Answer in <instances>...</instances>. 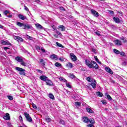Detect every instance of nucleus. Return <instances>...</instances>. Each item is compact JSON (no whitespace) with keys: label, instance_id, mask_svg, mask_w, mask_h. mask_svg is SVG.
Listing matches in <instances>:
<instances>
[{"label":"nucleus","instance_id":"obj_36","mask_svg":"<svg viewBox=\"0 0 127 127\" xmlns=\"http://www.w3.org/2000/svg\"><path fill=\"white\" fill-rule=\"evenodd\" d=\"M32 107L35 110H37V107H36V105L34 103H32Z\"/></svg>","mask_w":127,"mask_h":127},{"label":"nucleus","instance_id":"obj_43","mask_svg":"<svg viewBox=\"0 0 127 127\" xmlns=\"http://www.w3.org/2000/svg\"><path fill=\"white\" fill-rule=\"evenodd\" d=\"M24 7L25 10H26V11H29V9H28V7H27V6L24 5Z\"/></svg>","mask_w":127,"mask_h":127},{"label":"nucleus","instance_id":"obj_64","mask_svg":"<svg viewBox=\"0 0 127 127\" xmlns=\"http://www.w3.org/2000/svg\"><path fill=\"white\" fill-rule=\"evenodd\" d=\"M0 28H1V29H2V28H3V26L0 25Z\"/></svg>","mask_w":127,"mask_h":127},{"label":"nucleus","instance_id":"obj_39","mask_svg":"<svg viewBox=\"0 0 127 127\" xmlns=\"http://www.w3.org/2000/svg\"><path fill=\"white\" fill-rule=\"evenodd\" d=\"M95 34L96 35H98V36H101V32L99 31L95 32Z\"/></svg>","mask_w":127,"mask_h":127},{"label":"nucleus","instance_id":"obj_54","mask_svg":"<svg viewBox=\"0 0 127 127\" xmlns=\"http://www.w3.org/2000/svg\"><path fill=\"white\" fill-rule=\"evenodd\" d=\"M19 119L20 121H21V122H22V121H23V120L22 119V117L20 115L19 117Z\"/></svg>","mask_w":127,"mask_h":127},{"label":"nucleus","instance_id":"obj_24","mask_svg":"<svg viewBox=\"0 0 127 127\" xmlns=\"http://www.w3.org/2000/svg\"><path fill=\"white\" fill-rule=\"evenodd\" d=\"M56 44L58 46V47H61V48H64V46H63L62 44L58 43V42H57L56 43Z\"/></svg>","mask_w":127,"mask_h":127},{"label":"nucleus","instance_id":"obj_18","mask_svg":"<svg viewBox=\"0 0 127 127\" xmlns=\"http://www.w3.org/2000/svg\"><path fill=\"white\" fill-rule=\"evenodd\" d=\"M15 60L16 61H17V62H22L23 60H22L19 56H17L15 58Z\"/></svg>","mask_w":127,"mask_h":127},{"label":"nucleus","instance_id":"obj_4","mask_svg":"<svg viewBox=\"0 0 127 127\" xmlns=\"http://www.w3.org/2000/svg\"><path fill=\"white\" fill-rule=\"evenodd\" d=\"M24 116L25 117L26 120L27 122H29V123H31L32 122V118H31V117L29 116L28 113L24 112Z\"/></svg>","mask_w":127,"mask_h":127},{"label":"nucleus","instance_id":"obj_61","mask_svg":"<svg viewBox=\"0 0 127 127\" xmlns=\"http://www.w3.org/2000/svg\"><path fill=\"white\" fill-rule=\"evenodd\" d=\"M109 12H110V13H111L112 14H114V11H113L109 10Z\"/></svg>","mask_w":127,"mask_h":127},{"label":"nucleus","instance_id":"obj_34","mask_svg":"<svg viewBox=\"0 0 127 127\" xmlns=\"http://www.w3.org/2000/svg\"><path fill=\"white\" fill-rule=\"evenodd\" d=\"M26 37L27 38V39H29V40H32V39H33V38L31 37L28 35H26Z\"/></svg>","mask_w":127,"mask_h":127},{"label":"nucleus","instance_id":"obj_38","mask_svg":"<svg viewBox=\"0 0 127 127\" xmlns=\"http://www.w3.org/2000/svg\"><path fill=\"white\" fill-rule=\"evenodd\" d=\"M21 65H22V66H26V63H24V62H23V60L22 61V62H21L20 63Z\"/></svg>","mask_w":127,"mask_h":127},{"label":"nucleus","instance_id":"obj_15","mask_svg":"<svg viewBox=\"0 0 127 127\" xmlns=\"http://www.w3.org/2000/svg\"><path fill=\"white\" fill-rule=\"evenodd\" d=\"M58 29H61V31H65V29H66V28H65V26L64 25H61L58 26Z\"/></svg>","mask_w":127,"mask_h":127},{"label":"nucleus","instance_id":"obj_10","mask_svg":"<svg viewBox=\"0 0 127 127\" xmlns=\"http://www.w3.org/2000/svg\"><path fill=\"white\" fill-rule=\"evenodd\" d=\"M40 80H42V81H44V82H46L48 77L45 75H42L40 76Z\"/></svg>","mask_w":127,"mask_h":127},{"label":"nucleus","instance_id":"obj_25","mask_svg":"<svg viewBox=\"0 0 127 127\" xmlns=\"http://www.w3.org/2000/svg\"><path fill=\"white\" fill-rule=\"evenodd\" d=\"M105 96H107V99H108L109 101H112L113 100V98H112V97H111V95L109 94H106Z\"/></svg>","mask_w":127,"mask_h":127},{"label":"nucleus","instance_id":"obj_49","mask_svg":"<svg viewBox=\"0 0 127 127\" xmlns=\"http://www.w3.org/2000/svg\"><path fill=\"white\" fill-rule=\"evenodd\" d=\"M87 127H95L93 124H89L87 126Z\"/></svg>","mask_w":127,"mask_h":127},{"label":"nucleus","instance_id":"obj_47","mask_svg":"<svg viewBox=\"0 0 127 127\" xmlns=\"http://www.w3.org/2000/svg\"><path fill=\"white\" fill-rule=\"evenodd\" d=\"M92 52H94L95 54H97V50L96 49H92Z\"/></svg>","mask_w":127,"mask_h":127},{"label":"nucleus","instance_id":"obj_28","mask_svg":"<svg viewBox=\"0 0 127 127\" xmlns=\"http://www.w3.org/2000/svg\"><path fill=\"white\" fill-rule=\"evenodd\" d=\"M69 78L71 79H75V78H76V76L74 75V73H72L69 75Z\"/></svg>","mask_w":127,"mask_h":127},{"label":"nucleus","instance_id":"obj_46","mask_svg":"<svg viewBox=\"0 0 127 127\" xmlns=\"http://www.w3.org/2000/svg\"><path fill=\"white\" fill-rule=\"evenodd\" d=\"M75 105H77V106L80 107V106H81V103L79 102H75Z\"/></svg>","mask_w":127,"mask_h":127},{"label":"nucleus","instance_id":"obj_23","mask_svg":"<svg viewBox=\"0 0 127 127\" xmlns=\"http://www.w3.org/2000/svg\"><path fill=\"white\" fill-rule=\"evenodd\" d=\"M37 28H39L40 29H42L43 28V27L42 26H41V25H40V24H35Z\"/></svg>","mask_w":127,"mask_h":127},{"label":"nucleus","instance_id":"obj_35","mask_svg":"<svg viewBox=\"0 0 127 127\" xmlns=\"http://www.w3.org/2000/svg\"><path fill=\"white\" fill-rule=\"evenodd\" d=\"M45 120L46 121L47 123H50V122H51V119L49 117L46 118Z\"/></svg>","mask_w":127,"mask_h":127},{"label":"nucleus","instance_id":"obj_6","mask_svg":"<svg viewBox=\"0 0 127 127\" xmlns=\"http://www.w3.org/2000/svg\"><path fill=\"white\" fill-rule=\"evenodd\" d=\"M13 38L18 42H23V39L18 36H14Z\"/></svg>","mask_w":127,"mask_h":127},{"label":"nucleus","instance_id":"obj_62","mask_svg":"<svg viewBox=\"0 0 127 127\" xmlns=\"http://www.w3.org/2000/svg\"><path fill=\"white\" fill-rule=\"evenodd\" d=\"M38 72H39V73H42V71L40 69H37Z\"/></svg>","mask_w":127,"mask_h":127},{"label":"nucleus","instance_id":"obj_7","mask_svg":"<svg viewBox=\"0 0 127 127\" xmlns=\"http://www.w3.org/2000/svg\"><path fill=\"white\" fill-rule=\"evenodd\" d=\"M91 13L95 17H99V12L95 10L94 9H91Z\"/></svg>","mask_w":127,"mask_h":127},{"label":"nucleus","instance_id":"obj_22","mask_svg":"<svg viewBox=\"0 0 127 127\" xmlns=\"http://www.w3.org/2000/svg\"><path fill=\"white\" fill-rule=\"evenodd\" d=\"M66 67L68 68H70V69H72L73 68V64H72V63H68L67 64H66Z\"/></svg>","mask_w":127,"mask_h":127},{"label":"nucleus","instance_id":"obj_11","mask_svg":"<svg viewBox=\"0 0 127 127\" xmlns=\"http://www.w3.org/2000/svg\"><path fill=\"white\" fill-rule=\"evenodd\" d=\"M105 70L108 73H109V74H114V71H113V70H112V69H110L109 67H106Z\"/></svg>","mask_w":127,"mask_h":127},{"label":"nucleus","instance_id":"obj_56","mask_svg":"<svg viewBox=\"0 0 127 127\" xmlns=\"http://www.w3.org/2000/svg\"><path fill=\"white\" fill-rule=\"evenodd\" d=\"M3 49L4 50H7V49H9V48L7 47H3Z\"/></svg>","mask_w":127,"mask_h":127},{"label":"nucleus","instance_id":"obj_17","mask_svg":"<svg viewBox=\"0 0 127 127\" xmlns=\"http://www.w3.org/2000/svg\"><path fill=\"white\" fill-rule=\"evenodd\" d=\"M86 111L89 114H94V111L89 107L86 108Z\"/></svg>","mask_w":127,"mask_h":127},{"label":"nucleus","instance_id":"obj_8","mask_svg":"<svg viewBox=\"0 0 127 127\" xmlns=\"http://www.w3.org/2000/svg\"><path fill=\"white\" fill-rule=\"evenodd\" d=\"M82 121L83 123H85V124H88L89 122V118L87 117H83L82 118Z\"/></svg>","mask_w":127,"mask_h":127},{"label":"nucleus","instance_id":"obj_57","mask_svg":"<svg viewBox=\"0 0 127 127\" xmlns=\"http://www.w3.org/2000/svg\"><path fill=\"white\" fill-rule=\"evenodd\" d=\"M6 45H10V46H11V43H10L9 42H6Z\"/></svg>","mask_w":127,"mask_h":127},{"label":"nucleus","instance_id":"obj_27","mask_svg":"<svg viewBox=\"0 0 127 127\" xmlns=\"http://www.w3.org/2000/svg\"><path fill=\"white\" fill-rule=\"evenodd\" d=\"M113 51H114V53H115L116 54H120V53H121V52H120V51H119L116 49H114L113 50Z\"/></svg>","mask_w":127,"mask_h":127},{"label":"nucleus","instance_id":"obj_48","mask_svg":"<svg viewBox=\"0 0 127 127\" xmlns=\"http://www.w3.org/2000/svg\"><path fill=\"white\" fill-rule=\"evenodd\" d=\"M56 32L57 33V34H58V35H61V32H60L58 30H56Z\"/></svg>","mask_w":127,"mask_h":127},{"label":"nucleus","instance_id":"obj_33","mask_svg":"<svg viewBox=\"0 0 127 127\" xmlns=\"http://www.w3.org/2000/svg\"><path fill=\"white\" fill-rule=\"evenodd\" d=\"M120 55H121V56H123L124 57H126L127 55H126V53L124 52H121L120 53Z\"/></svg>","mask_w":127,"mask_h":127},{"label":"nucleus","instance_id":"obj_40","mask_svg":"<svg viewBox=\"0 0 127 127\" xmlns=\"http://www.w3.org/2000/svg\"><path fill=\"white\" fill-rule=\"evenodd\" d=\"M1 44L3 45H6V42L3 40L1 41Z\"/></svg>","mask_w":127,"mask_h":127},{"label":"nucleus","instance_id":"obj_63","mask_svg":"<svg viewBox=\"0 0 127 127\" xmlns=\"http://www.w3.org/2000/svg\"><path fill=\"white\" fill-rule=\"evenodd\" d=\"M7 125L8 127H10V126H11V124L10 123H7Z\"/></svg>","mask_w":127,"mask_h":127},{"label":"nucleus","instance_id":"obj_60","mask_svg":"<svg viewBox=\"0 0 127 127\" xmlns=\"http://www.w3.org/2000/svg\"><path fill=\"white\" fill-rule=\"evenodd\" d=\"M36 49H38L39 50H40L41 49H40V47H39V46H37V47H36Z\"/></svg>","mask_w":127,"mask_h":127},{"label":"nucleus","instance_id":"obj_29","mask_svg":"<svg viewBox=\"0 0 127 127\" xmlns=\"http://www.w3.org/2000/svg\"><path fill=\"white\" fill-rule=\"evenodd\" d=\"M59 80H60V81H62V82L67 83V80L65 79L64 77H60Z\"/></svg>","mask_w":127,"mask_h":127},{"label":"nucleus","instance_id":"obj_42","mask_svg":"<svg viewBox=\"0 0 127 127\" xmlns=\"http://www.w3.org/2000/svg\"><path fill=\"white\" fill-rule=\"evenodd\" d=\"M7 97H8V99L10 100V101H12V100H13V97L11 96H8Z\"/></svg>","mask_w":127,"mask_h":127},{"label":"nucleus","instance_id":"obj_30","mask_svg":"<svg viewBox=\"0 0 127 127\" xmlns=\"http://www.w3.org/2000/svg\"><path fill=\"white\" fill-rule=\"evenodd\" d=\"M96 95H97V96H98V97H103V93H102V92H97L96 93Z\"/></svg>","mask_w":127,"mask_h":127},{"label":"nucleus","instance_id":"obj_58","mask_svg":"<svg viewBox=\"0 0 127 127\" xmlns=\"http://www.w3.org/2000/svg\"><path fill=\"white\" fill-rule=\"evenodd\" d=\"M41 51H42V52H43V53H45V49H43L42 48L41 49Z\"/></svg>","mask_w":127,"mask_h":127},{"label":"nucleus","instance_id":"obj_31","mask_svg":"<svg viewBox=\"0 0 127 127\" xmlns=\"http://www.w3.org/2000/svg\"><path fill=\"white\" fill-rule=\"evenodd\" d=\"M50 58L52 59H56V55L55 54H53L50 56Z\"/></svg>","mask_w":127,"mask_h":127},{"label":"nucleus","instance_id":"obj_55","mask_svg":"<svg viewBox=\"0 0 127 127\" xmlns=\"http://www.w3.org/2000/svg\"><path fill=\"white\" fill-rule=\"evenodd\" d=\"M52 27H53V28L54 30H56V31L57 30V29L56 28V27H54V25H52Z\"/></svg>","mask_w":127,"mask_h":127},{"label":"nucleus","instance_id":"obj_37","mask_svg":"<svg viewBox=\"0 0 127 127\" xmlns=\"http://www.w3.org/2000/svg\"><path fill=\"white\" fill-rule=\"evenodd\" d=\"M60 124L64 126V125H65V121H64L63 120H61L60 121Z\"/></svg>","mask_w":127,"mask_h":127},{"label":"nucleus","instance_id":"obj_45","mask_svg":"<svg viewBox=\"0 0 127 127\" xmlns=\"http://www.w3.org/2000/svg\"><path fill=\"white\" fill-rule=\"evenodd\" d=\"M101 102H102L103 105H107V101L102 100Z\"/></svg>","mask_w":127,"mask_h":127},{"label":"nucleus","instance_id":"obj_16","mask_svg":"<svg viewBox=\"0 0 127 127\" xmlns=\"http://www.w3.org/2000/svg\"><path fill=\"white\" fill-rule=\"evenodd\" d=\"M113 20H114L116 23H120L121 22V20H120V18H119L118 17H114L113 18Z\"/></svg>","mask_w":127,"mask_h":127},{"label":"nucleus","instance_id":"obj_13","mask_svg":"<svg viewBox=\"0 0 127 127\" xmlns=\"http://www.w3.org/2000/svg\"><path fill=\"white\" fill-rule=\"evenodd\" d=\"M114 42L116 44V45H117L118 46H121V45H122V42L121 41H120L119 40H116L114 41Z\"/></svg>","mask_w":127,"mask_h":127},{"label":"nucleus","instance_id":"obj_20","mask_svg":"<svg viewBox=\"0 0 127 127\" xmlns=\"http://www.w3.org/2000/svg\"><path fill=\"white\" fill-rule=\"evenodd\" d=\"M91 86L92 87L93 89H96V88H97V84H96V80H94V82L91 84Z\"/></svg>","mask_w":127,"mask_h":127},{"label":"nucleus","instance_id":"obj_52","mask_svg":"<svg viewBox=\"0 0 127 127\" xmlns=\"http://www.w3.org/2000/svg\"><path fill=\"white\" fill-rule=\"evenodd\" d=\"M94 59H95L96 62H97V61H99V59H98V57L97 56H94Z\"/></svg>","mask_w":127,"mask_h":127},{"label":"nucleus","instance_id":"obj_3","mask_svg":"<svg viewBox=\"0 0 127 127\" xmlns=\"http://www.w3.org/2000/svg\"><path fill=\"white\" fill-rule=\"evenodd\" d=\"M15 70H16L17 71H18L19 74L20 75H23V76H25V69L21 68V67H16L15 68Z\"/></svg>","mask_w":127,"mask_h":127},{"label":"nucleus","instance_id":"obj_51","mask_svg":"<svg viewBox=\"0 0 127 127\" xmlns=\"http://www.w3.org/2000/svg\"><path fill=\"white\" fill-rule=\"evenodd\" d=\"M59 60H60V61H61L62 62H64V58H60Z\"/></svg>","mask_w":127,"mask_h":127},{"label":"nucleus","instance_id":"obj_53","mask_svg":"<svg viewBox=\"0 0 127 127\" xmlns=\"http://www.w3.org/2000/svg\"><path fill=\"white\" fill-rule=\"evenodd\" d=\"M122 40H123L124 43L127 42V40L124 38H122Z\"/></svg>","mask_w":127,"mask_h":127},{"label":"nucleus","instance_id":"obj_14","mask_svg":"<svg viewBox=\"0 0 127 127\" xmlns=\"http://www.w3.org/2000/svg\"><path fill=\"white\" fill-rule=\"evenodd\" d=\"M18 17H19V18H20V19H21V20H24L27 18L26 16H23V15L20 14L18 15Z\"/></svg>","mask_w":127,"mask_h":127},{"label":"nucleus","instance_id":"obj_1","mask_svg":"<svg viewBox=\"0 0 127 127\" xmlns=\"http://www.w3.org/2000/svg\"><path fill=\"white\" fill-rule=\"evenodd\" d=\"M85 64L86 66H88L89 68H93L94 69H99L100 68V66H99V65H98V64L94 61H91L90 62L89 60H85Z\"/></svg>","mask_w":127,"mask_h":127},{"label":"nucleus","instance_id":"obj_44","mask_svg":"<svg viewBox=\"0 0 127 127\" xmlns=\"http://www.w3.org/2000/svg\"><path fill=\"white\" fill-rule=\"evenodd\" d=\"M66 87H67L68 88H69V89H71V88H72V86H71V85H70V84L66 83Z\"/></svg>","mask_w":127,"mask_h":127},{"label":"nucleus","instance_id":"obj_12","mask_svg":"<svg viewBox=\"0 0 127 127\" xmlns=\"http://www.w3.org/2000/svg\"><path fill=\"white\" fill-rule=\"evenodd\" d=\"M3 119L6 121H9V120H10V116H9V114L6 113L5 116H4Z\"/></svg>","mask_w":127,"mask_h":127},{"label":"nucleus","instance_id":"obj_59","mask_svg":"<svg viewBox=\"0 0 127 127\" xmlns=\"http://www.w3.org/2000/svg\"><path fill=\"white\" fill-rule=\"evenodd\" d=\"M12 14H9L8 16H7V17L10 18V17H12Z\"/></svg>","mask_w":127,"mask_h":127},{"label":"nucleus","instance_id":"obj_50","mask_svg":"<svg viewBox=\"0 0 127 127\" xmlns=\"http://www.w3.org/2000/svg\"><path fill=\"white\" fill-rule=\"evenodd\" d=\"M86 80L88 81V82H91V77H87L86 78Z\"/></svg>","mask_w":127,"mask_h":127},{"label":"nucleus","instance_id":"obj_9","mask_svg":"<svg viewBox=\"0 0 127 127\" xmlns=\"http://www.w3.org/2000/svg\"><path fill=\"white\" fill-rule=\"evenodd\" d=\"M46 83L48 86H50V87H52V86H54L53 82L52 81H51L50 79H47V81H46Z\"/></svg>","mask_w":127,"mask_h":127},{"label":"nucleus","instance_id":"obj_5","mask_svg":"<svg viewBox=\"0 0 127 127\" xmlns=\"http://www.w3.org/2000/svg\"><path fill=\"white\" fill-rule=\"evenodd\" d=\"M69 56L72 61H73V62H76V61H77V57L75 54H74V53H70Z\"/></svg>","mask_w":127,"mask_h":127},{"label":"nucleus","instance_id":"obj_26","mask_svg":"<svg viewBox=\"0 0 127 127\" xmlns=\"http://www.w3.org/2000/svg\"><path fill=\"white\" fill-rule=\"evenodd\" d=\"M55 65L56 66V67H61V66H62V64H61L58 63V62H57L55 64Z\"/></svg>","mask_w":127,"mask_h":127},{"label":"nucleus","instance_id":"obj_32","mask_svg":"<svg viewBox=\"0 0 127 127\" xmlns=\"http://www.w3.org/2000/svg\"><path fill=\"white\" fill-rule=\"evenodd\" d=\"M49 97L50 99H51L52 100H54V95L53 94L50 93L49 95Z\"/></svg>","mask_w":127,"mask_h":127},{"label":"nucleus","instance_id":"obj_41","mask_svg":"<svg viewBox=\"0 0 127 127\" xmlns=\"http://www.w3.org/2000/svg\"><path fill=\"white\" fill-rule=\"evenodd\" d=\"M8 13H9V11H8V10H6L4 11V14L6 16H7Z\"/></svg>","mask_w":127,"mask_h":127},{"label":"nucleus","instance_id":"obj_19","mask_svg":"<svg viewBox=\"0 0 127 127\" xmlns=\"http://www.w3.org/2000/svg\"><path fill=\"white\" fill-rule=\"evenodd\" d=\"M39 63L41 64L42 66H45V62H44V59L40 60V61L39 62Z\"/></svg>","mask_w":127,"mask_h":127},{"label":"nucleus","instance_id":"obj_2","mask_svg":"<svg viewBox=\"0 0 127 127\" xmlns=\"http://www.w3.org/2000/svg\"><path fill=\"white\" fill-rule=\"evenodd\" d=\"M16 24L18 26H19L20 27H22L23 29H30V28L32 27V26H31L28 24H24L20 22H17Z\"/></svg>","mask_w":127,"mask_h":127},{"label":"nucleus","instance_id":"obj_21","mask_svg":"<svg viewBox=\"0 0 127 127\" xmlns=\"http://www.w3.org/2000/svg\"><path fill=\"white\" fill-rule=\"evenodd\" d=\"M89 122L90 123V124H91V125H94V124H96V122L95 121V119H94L93 118H91V119H89Z\"/></svg>","mask_w":127,"mask_h":127}]
</instances>
